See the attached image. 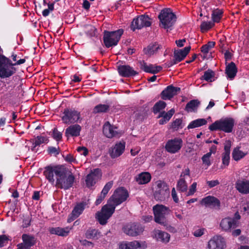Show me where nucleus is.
Masks as SVG:
<instances>
[{
	"label": "nucleus",
	"mask_w": 249,
	"mask_h": 249,
	"mask_svg": "<svg viewBox=\"0 0 249 249\" xmlns=\"http://www.w3.org/2000/svg\"><path fill=\"white\" fill-rule=\"evenodd\" d=\"M182 145V141L179 138H175L169 140L166 145V151L171 153H176L179 151Z\"/></svg>",
	"instance_id": "f3484780"
},
{
	"label": "nucleus",
	"mask_w": 249,
	"mask_h": 249,
	"mask_svg": "<svg viewBox=\"0 0 249 249\" xmlns=\"http://www.w3.org/2000/svg\"><path fill=\"white\" fill-rule=\"evenodd\" d=\"M200 105V102L197 100H192L188 102L185 107V110L188 112H196Z\"/></svg>",
	"instance_id": "58836bf2"
},
{
	"label": "nucleus",
	"mask_w": 249,
	"mask_h": 249,
	"mask_svg": "<svg viewBox=\"0 0 249 249\" xmlns=\"http://www.w3.org/2000/svg\"><path fill=\"white\" fill-rule=\"evenodd\" d=\"M237 72V70L234 63L232 62L227 65L225 72L228 78L231 79H233L235 76Z\"/></svg>",
	"instance_id": "f704fd0d"
},
{
	"label": "nucleus",
	"mask_w": 249,
	"mask_h": 249,
	"mask_svg": "<svg viewBox=\"0 0 249 249\" xmlns=\"http://www.w3.org/2000/svg\"><path fill=\"white\" fill-rule=\"evenodd\" d=\"M53 139L58 141L62 139V133L55 128L53 130Z\"/></svg>",
	"instance_id": "3c124183"
},
{
	"label": "nucleus",
	"mask_w": 249,
	"mask_h": 249,
	"mask_svg": "<svg viewBox=\"0 0 249 249\" xmlns=\"http://www.w3.org/2000/svg\"><path fill=\"white\" fill-rule=\"evenodd\" d=\"M123 32V29H119L112 32L105 31L103 36L105 46L107 48H109L117 45Z\"/></svg>",
	"instance_id": "423d86ee"
},
{
	"label": "nucleus",
	"mask_w": 249,
	"mask_h": 249,
	"mask_svg": "<svg viewBox=\"0 0 249 249\" xmlns=\"http://www.w3.org/2000/svg\"><path fill=\"white\" fill-rule=\"evenodd\" d=\"M178 190L184 192L187 190L188 185L184 178H180L178 182L177 186Z\"/></svg>",
	"instance_id": "a18cd8bd"
},
{
	"label": "nucleus",
	"mask_w": 249,
	"mask_h": 249,
	"mask_svg": "<svg viewBox=\"0 0 249 249\" xmlns=\"http://www.w3.org/2000/svg\"><path fill=\"white\" fill-rule=\"evenodd\" d=\"M77 151L79 152H81V154L84 155L85 156H87L88 154V149L85 147H79L77 148Z\"/></svg>",
	"instance_id": "bf43d9fd"
},
{
	"label": "nucleus",
	"mask_w": 249,
	"mask_h": 249,
	"mask_svg": "<svg viewBox=\"0 0 249 249\" xmlns=\"http://www.w3.org/2000/svg\"><path fill=\"white\" fill-rule=\"evenodd\" d=\"M87 203L83 201L77 204L75 206L71 213L72 220L78 217L82 213Z\"/></svg>",
	"instance_id": "473e14b6"
},
{
	"label": "nucleus",
	"mask_w": 249,
	"mask_h": 249,
	"mask_svg": "<svg viewBox=\"0 0 249 249\" xmlns=\"http://www.w3.org/2000/svg\"><path fill=\"white\" fill-rule=\"evenodd\" d=\"M21 238L22 243L17 245L18 249H31L36 243V238L31 234H23Z\"/></svg>",
	"instance_id": "ddd939ff"
},
{
	"label": "nucleus",
	"mask_w": 249,
	"mask_h": 249,
	"mask_svg": "<svg viewBox=\"0 0 249 249\" xmlns=\"http://www.w3.org/2000/svg\"><path fill=\"white\" fill-rule=\"evenodd\" d=\"M146 247L145 242L134 240L121 244L119 248L120 249H145Z\"/></svg>",
	"instance_id": "aec40b11"
},
{
	"label": "nucleus",
	"mask_w": 249,
	"mask_h": 249,
	"mask_svg": "<svg viewBox=\"0 0 249 249\" xmlns=\"http://www.w3.org/2000/svg\"><path fill=\"white\" fill-rule=\"evenodd\" d=\"M103 132L108 138L119 137L121 135V132L116 125H103Z\"/></svg>",
	"instance_id": "412c9836"
},
{
	"label": "nucleus",
	"mask_w": 249,
	"mask_h": 249,
	"mask_svg": "<svg viewBox=\"0 0 249 249\" xmlns=\"http://www.w3.org/2000/svg\"><path fill=\"white\" fill-rule=\"evenodd\" d=\"M90 4L87 0H83V7L86 10L89 9Z\"/></svg>",
	"instance_id": "69168bd1"
},
{
	"label": "nucleus",
	"mask_w": 249,
	"mask_h": 249,
	"mask_svg": "<svg viewBox=\"0 0 249 249\" xmlns=\"http://www.w3.org/2000/svg\"><path fill=\"white\" fill-rule=\"evenodd\" d=\"M10 59L2 54H0V78H8L16 72Z\"/></svg>",
	"instance_id": "f03ea898"
},
{
	"label": "nucleus",
	"mask_w": 249,
	"mask_h": 249,
	"mask_svg": "<svg viewBox=\"0 0 249 249\" xmlns=\"http://www.w3.org/2000/svg\"><path fill=\"white\" fill-rule=\"evenodd\" d=\"M62 174L56 178V186L60 189L68 190L71 187L75 181V177L71 172L67 174L65 168L63 167Z\"/></svg>",
	"instance_id": "20e7f679"
},
{
	"label": "nucleus",
	"mask_w": 249,
	"mask_h": 249,
	"mask_svg": "<svg viewBox=\"0 0 249 249\" xmlns=\"http://www.w3.org/2000/svg\"><path fill=\"white\" fill-rule=\"evenodd\" d=\"M141 68L146 72L153 74L157 73L162 70V67L160 66H155L152 64L147 65L144 62H141Z\"/></svg>",
	"instance_id": "c756f323"
},
{
	"label": "nucleus",
	"mask_w": 249,
	"mask_h": 249,
	"mask_svg": "<svg viewBox=\"0 0 249 249\" xmlns=\"http://www.w3.org/2000/svg\"><path fill=\"white\" fill-rule=\"evenodd\" d=\"M166 103L164 101H160L156 103L153 107V111L154 113H157L166 107Z\"/></svg>",
	"instance_id": "49530a36"
},
{
	"label": "nucleus",
	"mask_w": 249,
	"mask_h": 249,
	"mask_svg": "<svg viewBox=\"0 0 249 249\" xmlns=\"http://www.w3.org/2000/svg\"><path fill=\"white\" fill-rule=\"evenodd\" d=\"M160 26L165 29H171L176 21L177 17L170 8H165L161 11L158 16Z\"/></svg>",
	"instance_id": "f257e3e1"
},
{
	"label": "nucleus",
	"mask_w": 249,
	"mask_h": 249,
	"mask_svg": "<svg viewBox=\"0 0 249 249\" xmlns=\"http://www.w3.org/2000/svg\"><path fill=\"white\" fill-rule=\"evenodd\" d=\"M211 156L210 153H207L203 155L201 158L203 163L205 164V165H206L207 167H209L211 164L210 160Z\"/></svg>",
	"instance_id": "8fccbe9b"
},
{
	"label": "nucleus",
	"mask_w": 249,
	"mask_h": 249,
	"mask_svg": "<svg viewBox=\"0 0 249 249\" xmlns=\"http://www.w3.org/2000/svg\"><path fill=\"white\" fill-rule=\"evenodd\" d=\"M196 182H194L190 187L189 191L188 192V196L193 195L196 191Z\"/></svg>",
	"instance_id": "5fc2aeb1"
},
{
	"label": "nucleus",
	"mask_w": 249,
	"mask_h": 249,
	"mask_svg": "<svg viewBox=\"0 0 249 249\" xmlns=\"http://www.w3.org/2000/svg\"><path fill=\"white\" fill-rule=\"evenodd\" d=\"M32 142L33 146L31 149L32 151H35L36 146H39L41 144L47 143L49 142V139L46 136H38L32 139Z\"/></svg>",
	"instance_id": "72a5a7b5"
},
{
	"label": "nucleus",
	"mask_w": 249,
	"mask_h": 249,
	"mask_svg": "<svg viewBox=\"0 0 249 249\" xmlns=\"http://www.w3.org/2000/svg\"><path fill=\"white\" fill-rule=\"evenodd\" d=\"M109 109V106L106 104H99L96 106L93 109V113H101L107 112Z\"/></svg>",
	"instance_id": "37998d69"
},
{
	"label": "nucleus",
	"mask_w": 249,
	"mask_h": 249,
	"mask_svg": "<svg viewBox=\"0 0 249 249\" xmlns=\"http://www.w3.org/2000/svg\"><path fill=\"white\" fill-rule=\"evenodd\" d=\"M153 211L154 221L161 226H167V220L166 216L168 215L171 212L169 208L161 204H157L153 206Z\"/></svg>",
	"instance_id": "7ed1b4c3"
},
{
	"label": "nucleus",
	"mask_w": 249,
	"mask_h": 249,
	"mask_svg": "<svg viewBox=\"0 0 249 249\" xmlns=\"http://www.w3.org/2000/svg\"><path fill=\"white\" fill-rule=\"evenodd\" d=\"M114 211V207L111 206L107 203L102 207L101 211L97 212L95 218L101 225H106Z\"/></svg>",
	"instance_id": "6e6552de"
},
{
	"label": "nucleus",
	"mask_w": 249,
	"mask_h": 249,
	"mask_svg": "<svg viewBox=\"0 0 249 249\" xmlns=\"http://www.w3.org/2000/svg\"><path fill=\"white\" fill-rule=\"evenodd\" d=\"M71 228L69 227L65 228L55 227L50 228L49 231L51 234H55L61 236H66L70 233Z\"/></svg>",
	"instance_id": "c85d7f7f"
},
{
	"label": "nucleus",
	"mask_w": 249,
	"mask_h": 249,
	"mask_svg": "<svg viewBox=\"0 0 249 249\" xmlns=\"http://www.w3.org/2000/svg\"><path fill=\"white\" fill-rule=\"evenodd\" d=\"M86 33L90 36H93L95 35L96 28L91 25H86L85 26Z\"/></svg>",
	"instance_id": "09e8293b"
},
{
	"label": "nucleus",
	"mask_w": 249,
	"mask_h": 249,
	"mask_svg": "<svg viewBox=\"0 0 249 249\" xmlns=\"http://www.w3.org/2000/svg\"><path fill=\"white\" fill-rule=\"evenodd\" d=\"M207 183L209 186L210 187L212 188L218 185L219 184V182L218 180H214L208 181Z\"/></svg>",
	"instance_id": "680f3d73"
},
{
	"label": "nucleus",
	"mask_w": 249,
	"mask_h": 249,
	"mask_svg": "<svg viewBox=\"0 0 249 249\" xmlns=\"http://www.w3.org/2000/svg\"><path fill=\"white\" fill-rule=\"evenodd\" d=\"M59 148H56L54 147H49L48 148V152L49 153L52 154L58 155L59 154Z\"/></svg>",
	"instance_id": "052dcab7"
},
{
	"label": "nucleus",
	"mask_w": 249,
	"mask_h": 249,
	"mask_svg": "<svg viewBox=\"0 0 249 249\" xmlns=\"http://www.w3.org/2000/svg\"><path fill=\"white\" fill-rule=\"evenodd\" d=\"M125 147V142L122 141L117 142L109 150L110 156L112 159L120 157L124 152Z\"/></svg>",
	"instance_id": "a211bd4d"
},
{
	"label": "nucleus",
	"mask_w": 249,
	"mask_h": 249,
	"mask_svg": "<svg viewBox=\"0 0 249 249\" xmlns=\"http://www.w3.org/2000/svg\"><path fill=\"white\" fill-rule=\"evenodd\" d=\"M233 125H209V129L211 131L222 130L226 133L231 132L232 130Z\"/></svg>",
	"instance_id": "79ce46f5"
},
{
	"label": "nucleus",
	"mask_w": 249,
	"mask_h": 249,
	"mask_svg": "<svg viewBox=\"0 0 249 249\" xmlns=\"http://www.w3.org/2000/svg\"><path fill=\"white\" fill-rule=\"evenodd\" d=\"M119 74L124 77L133 76L138 74L132 68L128 65H122L118 68Z\"/></svg>",
	"instance_id": "a878e982"
},
{
	"label": "nucleus",
	"mask_w": 249,
	"mask_h": 249,
	"mask_svg": "<svg viewBox=\"0 0 249 249\" xmlns=\"http://www.w3.org/2000/svg\"><path fill=\"white\" fill-rule=\"evenodd\" d=\"M204 229H198L194 231L193 235L196 237H200L204 234Z\"/></svg>",
	"instance_id": "6e6d98bb"
},
{
	"label": "nucleus",
	"mask_w": 249,
	"mask_h": 249,
	"mask_svg": "<svg viewBox=\"0 0 249 249\" xmlns=\"http://www.w3.org/2000/svg\"><path fill=\"white\" fill-rule=\"evenodd\" d=\"M142 219L145 222H149L152 220L153 217L151 215H144L142 216Z\"/></svg>",
	"instance_id": "774afa93"
},
{
	"label": "nucleus",
	"mask_w": 249,
	"mask_h": 249,
	"mask_svg": "<svg viewBox=\"0 0 249 249\" xmlns=\"http://www.w3.org/2000/svg\"><path fill=\"white\" fill-rule=\"evenodd\" d=\"M191 49V46L185 47L183 49L175 50L174 52V59L170 62L169 66L181 61L187 55Z\"/></svg>",
	"instance_id": "6ab92c4d"
},
{
	"label": "nucleus",
	"mask_w": 249,
	"mask_h": 249,
	"mask_svg": "<svg viewBox=\"0 0 249 249\" xmlns=\"http://www.w3.org/2000/svg\"><path fill=\"white\" fill-rule=\"evenodd\" d=\"M208 123L211 124H234L237 122L233 118L225 117L213 123L211 117H208L206 119H197L192 121L189 124H206Z\"/></svg>",
	"instance_id": "0eeeda50"
},
{
	"label": "nucleus",
	"mask_w": 249,
	"mask_h": 249,
	"mask_svg": "<svg viewBox=\"0 0 249 249\" xmlns=\"http://www.w3.org/2000/svg\"><path fill=\"white\" fill-rule=\"evenodd\" d=\"M215 72L209 69L204 72V75L200 78L201 80H204L208 82H212L214 81Z\"/></svg>",
	"instance_id": "ea45409f"
},
{
	"label": "nucleus",
	"mask_w": 249,
	"mask_h": 249,
	"mask_svg": "<svg viewBox=\"0 0 249 249\" xmlns=\"http://www.w3.org/2000/svg\"><path fill=\"white\" fill-rule=\"evenodd\" d=\"M151 179V175L147 172H144L139 174L136 178V181L139 184H144L148 183Z\"/></svg>",
	"instance_id": "4c0bfd02"
},
{
	"label": "nucleus",
	"mask_w": 249,
	"mask_h": 249,
	"mask_svg": "<svg viewBox=\"0 0 249 249\" xmlns=\"http://www.w3.org/2000/svg\"><path fill=\"white\" fill-rule=\"evenodd\" d=\"M81 128L80 125H70L65 131L66 136L77 137L80 135Z\"/></svg>",
	"instance_id": "2f4dec72"
},
{
	"label": "nucleus",
	"mask_w": 249,
	"mask_h": 249,
	"mask_svg": "<svg viewBox=\"0 0 249 249\" xmlns=\"http://www.w3.org/2000/svg\"><path fill=\"white\" fill-rule=\"evenodd\" d=\"M100 232L95 229H90L87 231V235L90 237H94L99 234Z\"/></svg>",
	"instance_id": "864d4df0"
},
{
	"label": "nucleus",
	"mask_w": 249,
	"mask_h": 249,
	"mask_svg": "<svg viewBox=\"0 0 249 249\" xmlns=\"http://www.w3.org/2000/svg\"><path fill=\"white\" fill-rule=\"evenodd\" d=\"M231 145V142L230 140L226 141L224 145V152L222 154V163L225 166H228L229 164Z\"/></svg>",
	"instance_id": "cd10ccee"
},
{
	"label": "nucleus",
	"mask_w": 249,
	"mask_h": 249,
	"mask_svg": "<svg viewBox=\"0 0 249 249\" xmlns=\"http://www.w3.org/2000/svg\"><path fill=\"white\" fill-rule=\"evenodd\" d=\"M222 230L225 231H230L231 228L234 229L237 226V222L235 219L227 217L223 219L220 224Z\"/></svg>",
	"instance_id": "393cba45"
},
{
	"label": "nucleus",
	"mask_w": 249,
	"mask_h": 249,
	"mask_svg": "<svg viewBox=\"0 0 249 249\" xmlns=\"http://www.w3.org/2000/svg\"><path fill=\"white\" fill-rule=\"evenodd\" d=\"M124 233L131 236H137L143 232V227L139 224L135 223L128 224L123 228Z\"/></svg>",
	"instance_id": "9b49d317"
},
{
	"label": "nucleus",
	"mask_w": 249,
	"mask_h": 249,
	"mask_svg": "<svg viewBox=\"0 0 249 249\" xmlns=\"http://www.w3.org/2000/svg\"><path fill=\"white\" fill-rule=\"evenodd\" d=\"M190 169L188 168L183 170L180 176V178H185L186 176H190Z\"/></svg>",
	"instance_id": "4d7b16f0"
},
{
	"label": "nucleus",
	"mask_w": 249,
	"mask_h": 249,
	"mask_svg": "<svg viewBox=\"0 0 249 249\" xmlns=\"http://www.w3.org/2000/svg\"><path fill=\"white\" fill-rule=\"evenodd\" d=\"M31 220L29 218L24 219L23 220L22 227L23 228H27L30 225Z\"/></svg>",
	"instance_id": "0e129e2a"
},
{
	"label": "nucleus",
	"mask_w": 249,
	"mask_h": 249,
	"mask_svg": "<svg viewBox=\"0 0 249 249\" xmlns=\"http://www.w3.org/2000/svg\"><path fill=\"white\" fill-rule=\"evenodd\" d=\"M161 48V46L156 43L150 44L146 48L144 49V52L146 54L150 56L158 53Z\"/></svg>",
	"instance_id": "c9c22d12"
},
{
	"label": "nucleus",
	"mask_w": 249,
	"mask_h": 249,
	"mask_svg": "<svg viewBox=\"0 0 249 249\" xmlns=\"http://www.w3.org/2000/svg\"><path fill=\"white\" fill-rule=\"evenodd\" d=\"M79 113L72 109H65L63 116L62 117V120L65 123H75L79 119Z\"/></svg>",
	"instance_id": "dca6fc26"
},
{
	"label": "nucleus",
	"mask_w": 249,
	"mask_h": 249,
	"mask_svg": "<svg viewBox=\"0 0 249 249\" xmlns=\"http://www.w3.org/2000/svg\"><path fill=\"white\" fill-rule=\"evenodd\" d=\"M223 14L221 9H216L213 11L212 19L213 22H219L221 19Z\"/></svg>",
	"instance_id": "c03bdc74"
},
{
	"label": "nucleus",
	"mask_w": 249,
	"mask_h": 249,
	"mask_svg": "<svg viewBox=\"0 0 249 249\" xmlns=\"http://www.w3.org/2000/svg\"><path fill=\"white\" fill-rule=\"evenodd\" d=\"M128 196V193L125 189L124 187L118 188L109 198L107 203L111 206H114V209H115L116 206L125 201Z\"/></svg>",
	"instance_id": "39448f33"
},
{
	"label": "nucleus",
	"mask_w": 249,
	"mask_h": 249,
	"mask_svg": "<svg viewBox=\"0 0 249 249\" xmlns=\"http://www.w3.org/2000/svg\"><path fill=\"white\" fill-rule=\"evenodd\" d=\"M226 246L225 239L219 235L213 236L208 243L209 249H224Z\"/></svg>",
	"instance_id": "2eb2a0df"
},
{
	"label": "nucleus",
	"mask_w": 249,
	"mask_h": 249,
	"mask_svg": "<svg viewBox=\"0 0 249 249\" xmlns=\"http://www.w3.org/2000/svg\"><path fill=\"white\" fill-rule=\"evenodd\" d=\"M210 50V49L207 46H206V44L203 45L201 48V52L204 54L208 53Z\"/></svg>",
	"instance_id": "338daca9"
},
{
	"label": "nucleus",
	"mask_w": 249,
	"mask_h": 249,
	"mask_svg": "<svg viewBox=\"0 0 249 249\" xmlns=\"http://www.w3.org/2000/svg\"><path fill=\"white\" fill-rule=\"evenodd\" d=\"M236 190L242 194H249V180L246 179H238L235 184Z\"/></svg>",
	"instance_id": "b1692460"
},
{
	"label": "nucleus",
	"mask_w": 249,
	"mask_h": 249,
	"mask_svg": "<svg viewBox=\"0 0 249 249\" xmlns=\"http://www.w3.org/2000/svg\"><path fill=\"white\" fill-rule=\"evenodd\" d=\"M174 110L172 109L167 112L164 111L161 112L159 116V118H160V119L159 120L160 124H163L167 123L174 114Z\"/></svg>",
	"instance_id": "e433bc0d"
},
{
	"label": "nucleus",
	"mask_w": 249,
	"mask_h": 249,
	"mask_svg": "<svg viewBox=\"0 0 249 249\" xmlns=\"http://www.w3.org/2000/svg\"><path fill=\"white\" fill-rule=\"evenodd\" d=\"M8 240V237L6 235H0V247H2L7 244Z\"/></svg>",
	"instance_id": "603ef678"
},
{
	"label": "nucleus",
	"mask_w": 249,
	"mask_h": 249,
	"mask_svg": "<svg viewBox=\"0 0 249 249\" xmlns=\"http://www.w3.org/2000/svg\"><path fill=\"white\" fill-rule=\"evenodd\" d=\"M169 196V189L165 183L159 182L157 184V188L154 193V197L156 200L163 201Z\"/></svg>",
	"instance_id": "f8f14e48"
},
{
	"label": "nucleus",
	"mask_w": 249,
	"mask_h": 249,
	"mask_svg": "<svg viewBox=\"0 0 249 249\" xmlns=\"http://www.w3.org/2000/svg\"><path fill=\"white\" fill-rule=\"evenodd\" d=\"M113 184V181H110L108 182L106 185L104 186L102 192L98 196L97 198L96 199L95 204L96 205H99L102 201L105 199L107 195V194L109 190L112 188Z\"/></svg>",
	"instance_id": "bb28decb"
},
{
	"label": "nucleus",
	"mask_w": 249,
	"mask_h": 249,
	"mask_svg": "<svg viewBox=\"0 0 249 249\" xmlns=\"http://www.w3.org/2000/svg\"><path fill=\"white\" fill-rule=\"evenodd\" d=\"M214 25L213 21H202L200 25L201 31L202 32H206L211 29Z\"/></svg>",
	"instance_id": "de8ad7c7"
},
{
	"label": "nucleus",
	"mask_w": 249,
	"mask_h": 249,
	"mask_svg": "<svg viewBox=\"0 0 249 249\" xmlns=\"http://www.w3.org/2000/svg\"><path fill=\"white\" fill-rule=\"evenodd\" d=\"M247 152H244L240 150L239 147L235 148L232 153V157L234 160L238 161L247 155Z\"/></svg>",
	"instance_id": "a19ab883"
},
{
	"label": "nucleus",
	"mask_w": 249,
	"mask_h": 249,
	"mask_svg": "<svg viewBox=\"0 0 249 249\" xmlns=\"http://www.w3.org/2000/svg\"><path fill=\"white\" fill-rule=\"evenodd\" d=\"M151 24L150 18L145 15H142L133 19L132 21L131 28L133 31L136 29H141L143 27H149Z\"/></svg>",
	"instance_id": "1a4fd4ad"
},
{
	"label": "nucleus",
	"mask_w": 249,
	"mask_h": 249,
	"mask_svg": "<svg viewBox=\"0 0 249 249\" xmlns=\"http://www.w3.org/2000/svg\"><path fill=\"white\" fill-rule=\"evenodd\" d=\"M180 90V88L175 87L172 85L168 86L161 92V98L163 100L170 99L174 96L177 95Z\"/></svg>",
	"instance_id": "4be33fe9"
},
{
	"label": "nucleus",
	"mask_w": 249,
	"mask_h": 249,
	"mask_svg": "<svg viewBox=\"0 0 249 249\" xmlns=\"http://www.w3.org/2000/svg\"><path fill=\"white\" fill-rule=\"evenodd\" d=\"M62 166H57L54 167L48 166L45 168L44 171V175L48 181L53 184L54 182L53 178L54 175L56 177V179L59 177V175L62 174Z\"/></svg>",
	"instance_id": "9d476101"
},
{
	"label": "nucleus",
	"mask_w": 249,
	"mask_h": 249,
	"mask_svg": "<svg viewBox=\"0 0 249 249\" xmlns=\"http://www.w3.org/2000/svg\"><path fill=\"white\" fill-rule=\"evenodd\" d=\"M154 234L158 241L165 244L168 243L170 241V235L166 232L158 230L154 231Z\"/></svg>",
	"instance_id": "7c9ffc66"
},
{
	"label": "nucleus",
	"mask_w": 249,
	"mask_h": 249,
	"mask_svg": "<svg viewBox=\"0 0 249 249\" xmlns=\"http://www.w3.org/2000/svg\"><path fill=\"white\" fill-rule=\"evenodd\" d=\"M101 177L102 173L100 169L96 168L91 170L86 178L85 182L87 187L90 188L94 186Z\"/></svg>",
	"instance_id": "4468645a"
},
{
	"label": "nucleus",
	"mask_w": 249,
	"mask_h": 249,
	"mask_svg": "<svg viewBox=\"0 0 249 249\" xmlns=\"http://www.w3.org/2000/svg\"><path fill=\"white\" fill-rule=\"evenodd\" d=\"M200 203L206 207L218 209L220 206V201L217 198L210 196L203 198Z\"/></svg>",
	"instance_id": "5701e85b"
},
{
	"label": "nucleus",
	"mask_w": 249,
	"mask_h": 249,
	"mask_svg": "<svg viewBox=\"0 0 249 249\" xmlns=\"http://www.w3.org/2000/svg\"><path fill=\"white\" fill-rule=\"evenodd\" d=\"M186 123H187V122L185 121V118L182 117V118H181L180 119H176L174 121V124H173L178 125V124H185Z\"/></svg>",
	"instance_id": "13d9d810"
},
{
	"label": "nucleus",
	"mask_w": 249,
	"mask_h": 249,
	"mask_svg": "<svg viewBox=\"0 0 249 249\" xmlns=\"http://www.w3.org/2000/svg\"><path fill=\"white\" fill-rule=\"evenodd\" d=\"M171 195H172V198H173L174 201L176 203H178V202L179 200H178V197L177 194L176 193L175 189L174 188H173L172 190Z\"/></svg>",
	"instance_id": "e2e57ef3"
}]
</instances>
